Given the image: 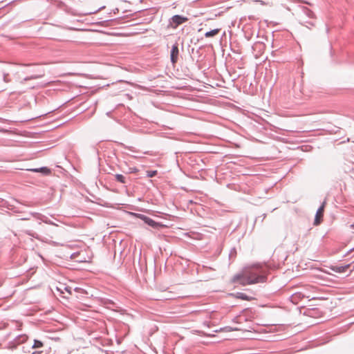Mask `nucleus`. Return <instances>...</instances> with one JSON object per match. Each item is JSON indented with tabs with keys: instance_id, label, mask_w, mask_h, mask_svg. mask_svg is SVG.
<instances>
[{
	"instance_id": "17",
	"label": "nucleus",
	"mask_w": 354,
	"mask_h": 354,
	"mask_svg": "<svg viewBox=\"0 0 354 354\" xmlns=\"http://www.w3.org/2000/svg\"><path fill=\"white\" fill-rule=\"evenodd\" d=\"M42 75H35V76H31L30 77H26L24 79V80H32V79H37V78H39L41 77Z\"/></svg>"
},
{
	"instance_id": "24",
	"label": "nucleus",
	"mask_w": 354,
	"mask_h": 354,
	"mask_svg": "<svg viewBox=\"0 0 354 354\" xmlns=\"http://www.w3.org/2000/svg\"><path fill=\"white\" fill-rule=\"evenodd\" d=\"M309 24H310L311 26H314V23H313V22H310Z\"/></svg>"
},
{
	"instance_id": "23",
	"label": "nucleus",
	"mask_w": 354,
	"mask_h": 354,
	"mask_svg": "<svg viewBox=\"0 0 354 354\" xmlns=\"http://www.w3.org/2000/svg\"><path fill=\"white\" fill-rule=\"evenodd\" d=\"M65 289L66 291H68L69 293H71V292L68 290V288H66Z\"/></svg>"
},
{
	"instance_id": "2",
	"label": "nucleus",
	"mask_w": 354,
	"mask_h": 354,
	"mask_svg": "<svg viewBox=\"0 0 354 354\" xmlns=\"http://www.w3.org/2000/svg\"><path fill=\"white\" fill-rule=\"evenodd\" d=\"M232 281L234 283H238L242 286L255 283V281H252L251 279H249L245 271L243 272V274H239L234 276Z\"/></svg>"
},
{
	"instance_id": "5",
	"label": "nucleus",
	"mask_w": 354,
	"mask_h": 354,
	"mask_svg": "<svg viewBox=\"0 0 354 354\" xmlns=\"http://www.w3.org/2000/svg\"><path fill=\"white\" fill-rule=\"evenodd\" d=\"M324 205H325V202H324L323 204L317 210L315 221H314L315 225H318L321 223V218L324 214Z\"/></svg>"
},
{
	"instance_id": "22",
	"label": "nucleus",
	"mask_w": 354,
	"mask_h": 354,
	"mask_svg": "<svg viewBox=\"0 0 354 354\" xmlns=\"http://www.w3.org/2000/svg\"><path fill=\"white\" fill-rule=\"evenodd\" d=\"M351 227L354 230V223L351 225Z\"/></svg>"
},
{
	"instance_id": "9",
	"label": "nucleus",
	"mask_w": 354,
	"mask_h": 354,
	"mask_svg": "<svg viewBox=\"0 0 354 354\" xmlns=\"http://www.w3.org/2000/svg\"><path fill=\"white\" fill-rule=\"evenodd\" d=\"M219 31H220V29H218V28L214 29L210 31L206 32L205 33V37H212L216 35L219 32Z\"/></svg>"
},
{
	"instance_id": "10",
	"label": "nucleus",
	"mask_w": 354,
	"mask_h": 354,
	"mask_svg": "<svg viewBox=\"0 0 354 354\" xmlns=\"http://www.w3.org/2000/svg\"><path fill=\"white\" fill-rule=\"evenodd\" d=\"M115 178L118 182H120L121 183L125 184L127 183L126 178L122 174H115Z\"/></svg>"
},
{
	"instance_id": "3",
	"label": "nucleus",
	"mask_w": 354,
	"mask_h": 354,
	"mask_svg": "<svg viewBox=\"0 0 354 354\" xmlns=\"http://www.w3.org/2000/svg\"><path fill=\"white\" fill-rule=\"evenodd\" d=\"M188 21V18L182 15H174L170 19H169V26L175 29L180 24L186 22Z\"/></svg>"
},
{
	"instance_id": "11",
	"label": "nucleus",
	"mask_w": 354,
	"mask_h": 354,
	"mask_svg": "<svg viewBox=\"0 0 354 354\" xmlns=\"http://www.w3.org/2000/svg\"><path fill=\"white\" fill-rule=\"evenodd\" d=\"M236 297L245 301L250 300V297L243 292H237Z\"/></svg>"
},
{
	"instance_id": "12",
	"label": "nucleus",
	"mask_w": 354,
	"mask_h": 354,
	"mask_svg": "<svg viewBox=\"0 0 354 354\" xmlns=\"http://www.w3.org/2000/svg\"><path fill=\"white\" fill-rule=\"evenodd\" d=\"M303 297L304 295L301 293L297 292L292 295L291 299L292 302H297L298 299H300Z\"/></svg>"
},
{
	"instance_id": "25",
	"label": "nucleus",
	"mask_w": 354,
	"mask_h": 354,
	"mask_svg": "<svg viewBox=\"0 0 354 354\" xmlns=\"http://www.w3.org/2000/svg\"><path fill=\"white\" fill-rule=\"evenodd\" d=\"M28 218H21V220H28Z\"/></svg>"
},
{
	"instance_id": "4",
	"label": "nucleus",
	"mask_w": 354,
	"mask_h": 354,
	"mask_svg": "<svg viewBox=\"0 0 354 354\" xmlns=\"http://www.w3.org/2000/svg\"><path fill=\"white\" fill-rule=\"evenodd\" d=\"M179 50L178 44H174L171 49L170 59L173 64H175L178 59Z\"/></svg>"
},
{
	"instance_id": "16",
	"label": "nucleus",
	"mask_w": 354,
	"mask_h": 354,
	"mask_svg": "<svg viewBox=\"0 0 354 354\" xmlns=\"http://www.w3.org/2000/svg\"><path fill=\"white\" fill-rule=\"evenodd\" d=\"M3 81L6 83L8 82H10V79L9 77V75L8 74H3Z\"/></svg>"
},
{
	"instance_id": "19",
	"label": "nucleus",
	"mask_w": 354,
	"mask_h": 354,
	"mask_svg": "<svg viewBox=\"0 0 354 354\" xmlns=\"http://www.w3.org/2000/svg\"><path fill=\"white\" fill-rule=\"evenodd\" d=\"M41 351H34L32 354H41Z\"/></svg>"
},
{
	"instance_id": "7",
	"label": "nucleus",
	"mask_w": 354,
	"mask_h": 354,
	"mask_svg": "<svg viewBox=\"0 0 354 354\" xmlns=\"http://www.w3.org/2000/svg\"><path fill=\"white\" fill-rule=\"evenodd\" d=\"M142 219L145 221V223H147V225H149V226H151L154 228H156L158 226V224L155 221H153L152 218H151L149 217L142 216Z\"/></svg>"
},
{
	"instance_id": "21",
	"label": "nucleus",
	"mask_w": 354,
	"mask_h": 354,
	"mask_svg": "<svg viewBox=\"0 0 354 354\" xmlns=\"http://www.w3.org/2000/svg\"><path fill=\"white\" fill-rule=\"evenodd\" d=\"M353 250H354V249H351V250L347 252V254H349L350 252H351Z\"/></svg>"
},
{
	"instance_id": "14",
	"label": "nucleus",
	"mask_w": 354,
	"mask_h": 354,
	"mask_svg": "<svg viewBox=\"0 0 354 354\" xmlns=\"http://www.w3.org/2000/svg\"><path fill=\"white\" fill-rule=\"evenodd\" d=\"M304 14L308 17L309 18H311L313 19L314 17V13L313 11H311L310 10L308 9V8H306L304 10Z\"/></svg>"
},
{
	"instance_id": "6",
	"label": "nucleus",
	"mask_w": 354,
	"mask_h": 354,
	"mask_svg": "<svg viewBox=\"0 0 354 354\" xmlns=\"http://www.w3.org/2000/svg\"><path fill=\"white\" fill-rule=\"evenodd\" d=\"M350 264H347L345 266H332L330 267L331 270L337 272V273H342L347 270L348 268L350 267Z\"/></svg>"
},
{
	"instance_id": "18",
	"label": "nucleus",
	"mask_w": 354,
	"mask_h": 354,
	"mask_svg": "<svg viewBox=\"0 0 354 354\" xmlns=\"http://www.w3.org/2000/svg\"><path fill=\"white\" fill-rule=\"evenodd\" d=\"M27 336L26 335H22L21 337H19V342H24L25 341H26L27 339Z\"/></svg>"
},
{
	"instance_id": "8",
	"label": "nucleus",
	"mask_w": 354,
	"mask_h": 354,
	"mask_svg": "<svg viewBox=\"0 0 354 354\" xmlns=\"http://www.w3.org/2000/svg\"><path fill=\"white\" fill-rule=\"evenodd\" d=\"M30 170L34 172H41L46 175H48L50 173V169L46 167H40V168H37V169H32Z\"/></svg>"
},
{
	"instance_id": "1",
	"label": "nucleus",
	"mask_w": 354,
	"mask_h": 354,
	"mask_svg": "<svg viewBox=\"0 0 354 354\" xmlns=\"http://www.w3.org/2000/svg\"><path fill=\"white\" fill-rule=\"evenodd\" d=\"M249 279L255 281V283H263L266 280V271L261 266H254L249 270H245Z\"/></svg>"
},
{
	"instance_id": "13",
	"label": "nucleus",
	"mask_w": 354,
	"mask_h": 354,
	"mask_svg": "<svg viewBox=\"0 0 354 354\" xmlns=\"http://www.w3.org/2000/svg\"><path fill=\"white\" fill-rule=\"evenodd\" d=\"M44 346L43 343L39 341V340H37V339H35L34 340V344L32 346V348H41Z\"/></svg>"
},
{
	"instance_id": "15",
	"label": "nucleus",
	"mask_w": 354,
	"mask_h": 354,
	"mask_svg": "<svg viewBox=\"0 0 354 354\" xmlns=\"http://www.w3.org/2000/svg\"><path fill=\"white\" fill-rule=\"evenodd\" d=\"M157 174L156 170H151V171H147V176L149 178L154 177Z\"/></svg>"
},
{
	"instance_id": "20",
	"label": "nucleus",
	"mask_w": 354,
	"mask_h": 354,
	"mask_svg": "<svg viewBox=\"0 0 354 354\" xmlns=\"http://www.w3.org/2000/svg\"><path fill=\"white\" fill-rule=\"evenodd\" d=\"M104 8V6H102V7H100L98 10H95L93 12V13H95L97 12L98 10H101V9H103Z\"/></svg>"
}]
</instances>
